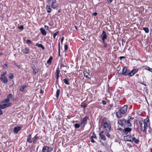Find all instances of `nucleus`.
<instances>
[{"instance_id":"nucleus-62","label":"nucleus","mask_w":152,"mask_h":152,"mask_svg":"<svg viewBox=\"0 0 152 152\" xmlns=\"http://www.w3.org/2000/svg\"><path fill=\"white\" fill-rule=\"evenodd\" d=\"M40 93H43V91L42 90H41Z\"/></svg>"},{"instance_id":"nucleus-40","label":"nucleus","mask_w":152,"mask_h":152,"mask_svg":"<svg viewBox=\"0 0 152 152\" xmlns=\"http://www.w3.org/2000/svg\"><path fill=\"white\" fill-rule=\"evenodd\" d=\"M10 101V99L7 98L6 99L4 100L3 102V103H7L9 102Z\"/></svg>"},{"instance_id":"nucleus-29","label":"nucleus","mask_w":152,"mask_h":152,"mask_svg":"<svg viewBox=\"0 0 152 152\" xmlns=\"http://www.w3.org/2000/svg\"><path fill=\"white\" fill-rule=\"evenodd\" d=\"M36 45L39 47L41 48L43 50H44L45 49V47L42 44H38V43H36Z\"/></svg>"},{"instance_id":"nucleus-31","label":"nucleus","mask_w":152,"mask_h":152,"mask_svg":"<svg viewBox=\"0 0 152 152\" xmlns=\"http://www.w3.org/2000/svg\"><path fill=\"white\" fill-rule=\"evenodd\" d=\"M52 57L50 56L49 59L47 61V63L48 64H50L51 63L52 60Z\"/></svg>"},{"instance_id":"nucleus-34","label":"nucleus","mask_w":152,"mask_h":152,"mask_svg":"<svg viewBox=\"0 0 152 152\" xmlns=\"http://www.w3.org/2000/svg\"><path fill=\"white\" fill-rule=\"evenodd\" d=\"M64 82L67 85H69L70 84V83L69 82L68 80L66 79H64Z\"/></svg>"},{"instance_id":"nucleus-9","label":"nucleus","mask_w":152,"mask_h":152,"mask_svg":"<svg viewBox=\"0 0 152 152\" xmlns=\"http://www.w3.org/2000/svg\"><path fill=\"white\" fill-rule=\"evenodd\" d=\"M12 104L11 103H7L3 104V105H0V108L1 109H3L4 108H6L7 107H9Z\"/></svg>"},{"instance_id":"nucleus-1","label":"nucleus","mask_w":152,"mask_h":152,"mask_svg":"<svg viewBox=\"0 0 152 152\" xmlns=\"http://www.w3.org/2000/svg\"><path fill=\"white\" fill-rule=\"evenodd\" d=\"M103 128L106 131H109L111 129V125L110 122L106 120V118L104 119L102 123Z\"/></svg>"},{"instance_id":"nucleus-49","label":"nucleus","mask_w":152,"mask_h":152,"mask_svg":"<svg viewBox=\"0 0 152 152\" xmlns=\"http://www.w3.org/2000/svg\"><path fill=\"white\" fill-rule=\"evenodd\" d=\"M81 106L83 107L84 109L86 107H87V105L86 104H84V105H81Z\"/></svg>"},{"instance_id":"nucleus-63","label":"nucleus","mask_w":152,"mask_h":152,"mask_svg":"<svg viewBox=\"0 0 152 152\" xmlns=\"http://www.w3.org/2000/svg\"><path fill=\"white\" fill-rule=\"evenodd\" d=\"M58 13H60L61 12V11L60 10H58Z\"/></svg>"},{"instance_id":"nucleus-27","label":"nucleus","mask_w":152,"mask_h":152,"mask_svg":"<svg viewBox=\"0 0 152 152\" xmlns=\"http://www.w3.org/2000/svg\"><path fill=\"white\" fill-rule=\"evenodd\" d=\"M143 123H144L147 126H148V125H149V119L148 118H147L145 120L144 122Z\"/></svg>"},{"instance_id":"nucleus-6","label":"nucleus","mask_w":152,"mask_h":152,"mask_svg":"<svg viewBox=\"0 0 152 152\" xmlns=\"http://www.w3.org/2000/svg\"><path fill=\"white\" fill-rule=\"evenodd\" d=\"M53 149V148L52 147L49 148L47 146H44L42 149V152H49Z\"/></svg>"},{"instance_id":"nucleus-7","label":"nucleus","mask_w":152,"mask_h":152,"mask_svg":"<svg viewBox=\"0 0 152 152\" xmlns=\"http://www.w3.org/2000/svg\"><path fill=\"white\" fill-rule=\"evenodd\" d=\"M126 120L124 119L119 120L118 121V123L121 126H126Z\"/></svg>"},{"instance_id":"nucleus-30","label":"nucleus","mask_w":152,"mask_h":152,"mask_svg":"<svg viewBox=\"0 0 152 152\" xmlns=\"http://www.w3.org/2000/svg\"><path fill=\"white\" fill-rule=\"evenodd\" d=\"M126 125L129 127L131 126V124L128 120H127V121L126 120Z\"/></svg>"},{"instance_id":"nucleus-41","label":"nucleus","mask_w":152,"mask_h":152,"mask_svg":"<svg viewBox=\"0 0 152 152\" xmlns=\"http://www.w3.org/2000/svg\"><path fill=\"white\" fill-rule=\"evenodd\" d=\"M58 31L57 32L53 34V37L54 38V39H55L56 36L58 35Z\"/></svg>"},{"instance_id":"nucleus-13","label":"nucleus","mask_w":152,"mask_h":152,"mask_svg":"<svg viewBox=\"0 0 152 152\" xmlns=\"http://www.w3.org/2000/svg\"><path fill=\"white\" fill-rule=\"evenodd\" d=\"M39 137V134H37L35 136L32 138L33 140V142L34 143H35L37 141V139Z\"/></svg>"},{"instance_id":"nucleus-16","label":"nucleus","mask_w":152,"mask_h":152,"mask_svg":"<svg viewBox=\"0 0 152 152\" xmlns=\"http://www.w3.org/2000/svg\"><path fill=\"white\" fill-rule=\"evenodd\" d=\"M131 142H134L136 144H138L140 142V140L138 139H136L135 137H132Z\"/></svg>"},{"instance_id":"nucleus-51","label":"nucleus","mask_w":152,"mask_h":152,"mask_svg":"<svg viewBox=\"0 0 152 152\" xmlns=\"http://www.w3.org/2000/svg\"><path fill=\"white\" fill-rule=\"evenodd\" d=\"M97 13L96 12H95L94 13H93L92 15H94V16H96L97 15Z\"/></svg>"},{"instance_id":"nucleus-64","label":"nucleus","mask_w":152,"mask_h":152,"mask_svg":"<svg viewBox=\"0 0 152 152\" xmlns=\"http://www.w3.org/2000/svg\"><path fill=\"white\" fill-rule=\"evenodd\" d=\"M75 26V28L77 30V26Z\"/></svg>"},{"instance_id":"nucleus-11","label":"nucleus","mask_w":152,"mask_h":152,"mask_svg":"<svg viewBox=\"0 0 152 152\" xmlns=\"http://www.w3.org/2000/svg\"><path fill=\"white\" fill-rule=\"evenodd\" d=\"M101 37L103 41V43H104V40L107 38L106 33L104 31H103L102 34L101 35Z\"/></svg>"},{"instance_id":"nucleus-36","label":"nucleus","mask_w":152,"mask_h":152,"mask_svg":"<svg viewBox=\"0 0 152 152\" xmlns=\"http://www.w3.org/2000/svg\"><path fill=\"white\" fill-rule=\"evenodd\" d=\"M74 127L75 128H78L80 126V124H75Z\"/></svg>"},{"instance_id":"nucleus-12","label":"nucleus","mask_w":152,"mask_h":152,"mask_svg":"<svg viewBox=\"0 0 152 152\" xmlns=\"http://www.w3.org/2000/svg\"><path fill=\"white\" fill-rule=\"evenodd\" d=\"M131 131V129L129 127H127L123 130V132L124 134H126L128 133L129 132H130Z\"/></svg>"},{"instance_id":"nucleus-53","label":"nucleus","mask_w":152,"mask_h":152,"mask_svg":"<svg viewBox=\"0 0 152 152\" xmlns=\"http://www.w3.org/2000/svg\"><path fill=\"white\" fill-rule=\"evenodd\" d=\"M44 27H45V28L47 30H48L49 28L47 26H46V25H45Z\"/></svg>"},{"instance_id":"nucleus-44","label":"nucleus","mask_w":152,"mask_h":152,"mask_svg":"<svg viewBox=\"0 0 152 152\" xmlns=\"http://www.w3.org/2000/svg\"><path fill=\"white\" fill-rule=\"evenodd\" d=\"M91 138H96V136L94 132L93 133V135L91 137Z\"/></svg>"},{"instance_id":"nucleus-38","label":"nucleus","mask_w":152,"mask_h":152,"mask_svg":"<svg viewBox=\"0 0 152 152\" xmlns=\"http://www.w3.org/2000/svg\"><path fill=\"white\" fill-rule=\"evenodd\" d=\"M145 69H146L152 72V69L149 66H146L145 68Z\"/></svg>"},{"instance_id":"nucleus-35","label":"nucleus","mask_w":152,"mask_h":152,"mask_svg":"<svg viewBox=\"0 0 152 152\" xmlns=\"http://www.w3.org/2000/svg\"><path fill=\"white\" fill-rule=\"evenodd\" d=\"M143 29L147 33H148L149 32V30L147 28L144 27L143 28Z\"/></svg>"},{"instance_id":"nucleus-52","label":"nucleus","mask_w":152,"mask_h":152,"mask_svg":"<svg viewBox=\"0 0 152 152\" xmlns=\"http://www.w3.org/2000/svg\"><path fill=\"white\" fill-rule=\"evenodd\" d=\"M64 37H62L61 39V43H62L64 40Z\"/></svg>"},{"instance_id":"nucleus-55","label":"nucleus","mask_w":152,"mask_h":152,"mask_svg":"<svg viewBox=\"0 0 152 152\" xmlns=\"http://www.w3.org/2000/svg\"><path fill=\"white\" fill-rule=\"evenodd\" d=\"M104 43V47L105 48H107V44H106L104 43H104Z\"/></svg>"},{"instance_id":"nucleus-14","label":"nucleus","mask_w":152,"mask_h":152,"mask_svg":"<svg viewBox=\"0 0 152 152\" xmlns=\"http://www.w3.org/2000/svg\"><path fill=\"white\" fill-rule=\"evenodd\" d=\"M0 79L1 81L4 83H7L8 82L7 79L6 77H1Z\"/></svg>"},{"instance_id":"nucleus-45","label":"nucleus","mask_w":152,"mask_h":152,"mask_svg":"<svg viewBox=\"0 0 152 152\" xmlns=\"http://www.w3.org/2000/svg\"><path fill=\"white\" fill-rule=\"evenodd\" d=\"M12 97V94H9L7 96V98L9 99L11 98Z\"/></svg>"},{"instance_id":"nucleus-58","label":"nucleus","mask_w":152,"mask_h":152,"mask_svg":"<svg viewBox=\"0 0 152 152\" xmlns=\"http://www.w3.org/2000/svg\"><path fill=\"white\" fill-rule=\"evenodd\" d=\"M109 3H110L113 0H107Z\"/></svg>"},{"instance_id":"nucleus-28","label":"nucleus","mask_w":152,"mask_h":152,"mask_svg":"<svg viewBox=\"0 0 152 152\" xmlns=\"http://www.w3.org/2000/svg\"><path fill=\"white\" fill-rule=\"evenodd\" d=\"M100 137L101 139L104 140H106V137L104 135L102 134L101 133L99 134Z\"/></svg>"},{"instance_id":"nucleus-8","label":"nucleus","mask_w":152,"mask_h":152,"mask_svg":"<svg viewBox=\"0 0 152 152\" xmlns=\"http://www.w3.org/2000/svg\"><path fill=\"white\" fill-rule=\"evenodd\" d=\"M138 70L137 69H133L132 70L131 72H130V71L129 72V76H133L136 72H138Z\"/></svg>"},{"instance_id":"nucleus-50","label":"nucleus","mask_w":152,"mask_h":152,"mask_svg":"<svg viewBox=\"0 0 152 152\" xmlns=\"http://www.w3.org/2000/svg\"><path fill=\"white\" fill-rule=\"evenodd\" d=\"M90 139H91V142H92V143H94L95 142V141L94 140L93 138H91V137Z\"/></svg>"},{"instance_id":"nucleus-42","label":"nucleus","mask_w":152,"mask_h":152,"mask_svg":"<svg viewBox=\"0 0 152 152\" xmlns=\"http://www.w3.org/2000/svg\"><path fill=\"white\" fill-rule=\"evenodd\" d=\"M9 77L10 79H12L13 78V74L12 73H10L9 75Z\"/></svg>"},{"instance_id":"nucleus-15","label":"nucleus","mask_w":152,"mask_h":152,"mask_svg":"<svg viewBox=\"0 0 152 152\" xmlns=\"http://www.w3.org/2000/svg\"><path fill=\"white\" fill-rule=\"evenodd\" d=\"M140 124L141 126V130L143 132L145 131V124L144 123H143L140 122Z\"/></svg>"},{"instance_id":"nucleus-26","label":"nucleus","mask_w":152,"mask_h":152,"mask_svg":"<svg viewBox=\"0 0 152 152\" xmlns=\"http://www.w3.org/2000/svg\"><path fill=\"white\" fill-rule=\"evenodd\" d=\"M122 114L121 113V112L120 111L117 112L116 113V115L117 117L118 118H120L122 116Z\"/></svg>"},{"instance_id":"nucleus-33","label":"nucleus","mask_w":152,"mask_h":152,"mask_svg":"<svg viewBox=\"0 0 152 152\" xmlns=\"http://www.w3.org/2000/svg\"><path fill=\"white\" fill-rule=\"evenodd\" d=\"M27 87L26 85H24L22 87H21L20 90L21 91H23L24 90V89Z\"/></svg>"},{"instance_id":"nucleus-24","label":"nucleus","mask_w":152,"mask_h":152,"mask_svg":"<svg viewBox=\"0 0 152 152\" xmlns=\"http://www.w3.org/2000/svg\"><path fill=\"white\" fill-rule=\"evenodd\" d=\"M67 69V67L66 66L62 65L61 66V70L62 71L64 72H66V70Z\"/></svg>"},{"instance_id":"nucleus-59","label":"nucleus","mask_w":152,"mask_h":152,"mask_svg":"<svg viewBox=\"0 0 152 152\" xmlns=\"http://www.w3.org/2000/svg\"><path fill=\"white\" fill-rule=\"evenodd\" d=\"M125 57H124V56H121L120 57V58L121 59V60H122V59L123 58H124Z\"/></svg>"},{"instance_id":"nucleus-17","label":"nucleus","mask_w":152,"mask_h":152,"mask_svg":"<svg viewBox=\"0 0 152 152\" xmlns=\"http://www.w3.org/2000/svg\"><path fill=\"white\" fill-rule=\"evenodd\" d=\"M27 141L29 143H31L33 142V140L32 139H31V135L30 134H29L28 137Z\"/></svg>"},{"instance_id":"nucleus-4","label":"nucleus","mask_w":152,"mask_h":152,"mask_svg":"<svg viewBox=\"0 0 152 152\" xmlns=\"http://www.w3.org/2000/svg\"><path fill=\"white\" fill-rule=\"evenodd\" d=\"M88 118L87 117H85L82 120L80 123V126L82 127H84L87 124V121Z\"/></svg>"},{"instance_id":"nucleus-54","label":"nucleus","mask_w":152,"mask_h":152,"mask_svg":"<svg viewBox=\"0 0 152 152\" xmlns=\"http://www.w3.org/2000/svg\"><path fill=\"white\" fill-rule=\"evenodd\" d=\"M102 103L103 105H105L106 104V102L104 100L102 101Z\"/></svg>"},{"instance_id":"nucleus-23","label":"nucleus","mask_w":152,"mask_h":152,"mask_svg":"<svg viewBox=\"0 0 152 152\" xmlns=\"http://www.w3.org/2000/svg\"><path fill=\"white\" fill-rule=\"evenodd\" d=\"M21 129V128L19 126L15 127L14 128V131L15 132H17Z\"/></svg>"},{"instance_id":"nucleus-19","label":"nucleus","mask_w":152,"mask_h":152,"mask_svg":"<svg viewBox=\"0 0 152 152\" xmlns=\"http://www.w3.org/2000/svg\"><path fill=\"white\" fill-rule=\"evenodd\" d=\"M32 69L33 70V74L34 75H35L36 74L38 73L39 71V70L36 69L35 67H33L32 68Z\"/></svg>"},{"instance_id":"nucleus-22","label":"nucleus","mask_w":152,"mask_h":152,"mask_svg":"<svg viewBox=\"0 0 152 152\" xmlns=\"http://www.w3.org/2000/svg\"><path fill=\"white\" fill-rule=\"evenodd\" d=\"M29 51V49L28 48H25L23 50V52L25 54H27Z\"/></svg>"},{"instance_id":"nucleus-25","label":"nucleus","mask_w":152,"mask_h":152,"mask_svg":"<svg viewBox=\"0 0 152 152\" xmlns=\"http://www.w3.org/2000/svg\"><path fill=\"white\" fill-rule=\"evenodd\" d=\"M56 75V79H58L59 77V69L58 68H57V69L56 70V72L55 73Z\"/></svg>"},{"instance_id":"nucleus-60","label":"nucleus","mask_w":152,"mask_h":152,"mask_svg":"<svg viewBox=\"0 0 152 152\" xmlns=\"http://www.w3.org/2000/svg\"><path fill=\"white\" fill-rule=\"evenodd\" d=\"M102 145L103 146H105V145L104 143H102Z\"/></svg>"},{"instance_id":"nucleus-2","label":"nucleus","mask_w":152,"mask_h":152,"mask_svg":"<svg viewBox=\"0 0 152 152\" xmlns=\"http://www.w3.org/2000/svg\"><path fill=\"white\" fill-rule=\"evenodd\" d=\"M49 4L51 5V7L55 9L58 6V4L56 3V0H48Z\"/></svg>"},{"instance_id":"nucleus-43","label":"nucleus","mask_w":152,"mask_h":152,"mask_svg":"<svg viewBox=\"0 0 152 152\" xmlns=\"http://www.w3.org/2000/svg\"><path fill=\"white\" fill-rule=\"evenodd\" d=\"M26 42H27V43H28V44H32V41L31 40H29V39L27 40Z\"/></svg>"},{"instance_id":"nucleus-18","label":"nucleus","mask_w":152,"mask_h":152,"mask_svg":"<svg viewBox=\"0 0 152 152\" xmlns=\"http://www.w3.org/2000/svg\"><path fill=\"white\" fill-rule=\"evenodd\" d=\"M83 73L84 75L85 76L86 78H90L91 77V76L90 74L87 72L86 71H84L83 72Z\"/></svg>"},{"instance_id":"nucleus-47","label":"nucleus","mask_w":152,"mask_h":152,"mask_svg":"<svg viewBox=\"0 0 152 152\" xmlns=\"http://www.w3.org/2000/svg\"><path fill=\"white\" fill-rule=\"evenodd\" d=\"M68 49V46L66 45H64V50H67Z\"/></svg>"},{"instance_id":"nucleus-5","label":"nucleus","mask_w":152,"mask_h":152,"mask_svg":"<svg viewBox=\"0 0 152 152\" xmlns=\"http://www.w3.org/2000/svg\"><path fill=\"white\" fill-rule=\"evenodd\" d=\"M129 71L130 70H128L126 67H124L122 69V74L124 75L129 76Z\"/></svg>"},{"instance_id":"nucleus-3","label":"nucleus","mask_w":152,"mask_h":152,"mask_svg":"<svg viewBox=\"0 0 152 152\" xmlns=\"http://www.w3.org/2000/svg\"><path fill=\"white\" fill-rule=\"evenodd\" d=\"M128 108L127 105H125L123 107L121 108L120 110V111L122 114H125L127 112Z\"/></svg>"},{"instance_id":"nucleus-57","label":"nucleus","mask_w":152,"mask_h":152,"mask_svg":"<svg viewBox=\"0 0 152 152\" xmlns=\"http://www.w3.org/2000/svg\"><path fill=\"white\" fill-rule=\"evenodd\" d=\"M106 136L107 137H110V135L109 134V133H107V134H106Z\"/></svg>"},{"instance_id":"nucleus-46","label":"nucleus","mask_w":152,"mask_h":152,"mask_svg":"<svg viewBox=\"0 0 152 152\" xmlns=\"http://www.w3.org/2000/svg\"><path fill=\"white\" fill-rule=\"evenodd\" d=\"M7 64H4L3 65V67L4 68H7Z\"/></svg>"},{"instance_id":"nucleus-61","label":"nucleus","mask_w":152,"mask_h":152,"mask_svg":"<svg viewBox=\"0 0 152 152\" xmlns=\"http://www.w3.org/2000/svg\"><path fill=\"white\" fill-rule=\"evenodd\" d=\"M131 118V117L130 116H129V117L128 118V120L129 121V120Z\"/></svg>"},{"instance_id":"nucleus-32","label":"nucleus","mask_w":152,"mask_h":152,"mask_svg":"<svg viewBox=\"0 0 152 152\" xmlns=\"http://www.w3.org/2000/svg\"><path fill=\"white\" fill-rule=\"evenodd\" d=\"M60 91L59 89L57 90L56 92V97L58 99L60 93Z\"/></svg>"},{"instance_id":"nucleus-48","label":"nucleus","mask_w":152,"mask_h":152,"mask_svg":"<svg viewBox=\"0 0 152 152\" xmlns=\"http://www.w3.org/2000/svg\"><path fill=\"white\" fill-rule=\"evenodd\" d=\"M18 28L21 30H23V26L21 25L20 26H19Z\"/></svg>"},{"instance_id":"nucleus-39","label":"nucleus","mask_w":152,"mask_h":152,"mask_svg":"<svg viewBox=\"0 0 152 152\" xmlns=\"http://www.w3.org/2000/svg\"><path fill=\"white\" fill-rule=\"evenodd\" d=\"M58 56H60V42H59L58 44Z\"/></svg>"},{"instance_id":"nucleus-10","label":"nucleus","mask_w":152,"mask_h":152,"mask_svg":"<svg viewBox=\"0 0 152 152\" xmlns=\"http://www.w3.org/2000/svg\"><path fill=\"white\" fill-rule=\"evenodd\" d=\"M132 137L131 135H128L124 136L123 137V139L125 141L130 142L131 141Z\"/></svg>"},{"instance_id":"nucleus-21","label":"nucleus","mask_w":152,"mask_h":152,"mask_svg":"<svg viewBox=\"0 0 152 152\" xmlns=\"http://www.w3.org/2000/svg\"><path fill=\"white\" fill-rule=\"evenodd\" d=\"M46 9L48 13H50L52 11V10L49 5H46Z\"/></svg>"},{"instance_id":"nucleus-37","label":"nucleus","mask_w":152,"mask_h":152,"mask_svg":"<svg viewBox=\"0 0 152 152\" xmlns=\"http://www.w3.org/2000/svg\"><path fill=\"white\" fill-rule=\"evenodd\" d=\"M7 72L6 71L1 73V77H5V76L6 75Z\"/></svg>"},{"instance_id":"nucleus-56","label":"nucleus","mask_w":152,"mask_h":152,"mask_svg":"<svg viewBox=\"0 0 152 152\" xmlns=\"http://www.w3.org/2000/svg\"><path fill=\"white\" fill-rule=\"evenodd\" d=\"M1 109L0 108V115H2L3 114L2 112Z\"/></svg>"},{"instance_id":"nucleus-20","label":"nucleus","mask_w":152,"mask_h":152,"mask_svg":"<svg viewBox=\"0 0 152 152\" xmlns=\"http://www.w3.org/2000/svg\"><path fill=\"white\" fill-rule=\"evenodd\" d=\"M42 34L44 36L46 35V32L45 30L43 28H41L40 29Z\"/></svg>"}]
</instances>
